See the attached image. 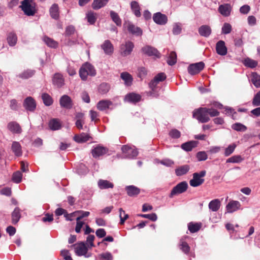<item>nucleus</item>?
<instances>
[{"label": "nucleus", "instance_id": "obj_1", "mask_svg": "<svg viewBox=\"0 0 260 260\" xmlns=\"http://www.w3.org/2000/svg\"><path fill=\"white\" fill-rule=\"evenodd\" d=\"M79 73L81 79L85 81L87 80L88 76H94L96 72L94 67L91 64L86 62L81 66Z\"/></svg>", "mask_w": 260, "mask_h": 260}, {"label": "nucleus", "instance_id": "obj_2", "mask_svg": "<svg viewBox=\"0 0 260 260\" xmlns=\"http://www.w3.org/2000/svg\"><path fill=\"white\" fill-rule=\"evenodd\" d=\"M21 5L20 6L21 10L24 14L27 16H34L37 10L36 9V4L32 1L23 0L21 2Z\"/></svg>", "mask_w": 260, "mask_h": 260}, {"label": "nucleus", "instance_id": "obj_3", "mask_svg": "<svg viewBox=\"0 0 260 260\" xmlns=\"http://www.w3.org/2000/svg\"><path fill=\"white\" fill-rule=\"evenodd\" d=\"M192 116L193 118L202 123H206L210 120L208 112V109L206 107H201L196 109L193 112Z\"/></svg>", "mask_w": 260, "mask_h": 260}, {"label": "nucleus", "instance_id": "obj_4", "mask_svg": "<svg viewBox=\"0 0 260 260\" xmlns=\"http://www.w3.org/2000/svg\"><path fill=\"white\" fill-rule=\"evenodd\" d=\"M206 174L205 170L193 173L192 179L189 181L190 185L192 187H197L202 185L204 182L205 180L203 178L205 176Z\"/></svg>", "mask_w": 260, "mask_h": 260}, {"label": "nucleus", "instance_id": "obj_5", "mask_svg": "<svg viewBox=\"0 0 260 260\" xmlns=\"http://www.w3.org/2000/svg\"><path fill=\"white\" fill-rule=\"evenodd\" d=\"M188 188V184L186 181H182L174 186L172 189L169 197L172 198L174 196L184 192Z\"/></svg>", "mask_w": 260, "mask_h": 260}, {"label": "nucleus", "instance_id": "obj_6", "mask_svg": "<svg viewBox=\"0 0 260 260\" xmlns=\"http://www.w3.org/2000/svg\"><path fill=\"white\" fill-rule=\"evenodd\" d=\"M134 48V44L131 41H126L122 44L120 47V52L122 56H126L129 55Z\"/></svg>", "mask_w": 260, "mask_h": 260}, {"label": "nucleus", "instance_id": "obj_7", "mask_svg": "<svg viewBox=\"0 0 260 260\" xmlns=\"http://www.w3.org/2000/svg\"><path fill=\"white\" fill-rule=\"evenodd\" d=\"M205 67V64L203 62L201 61L196 63H192L190 64L188 67V72L191 75H196L200 73L202 70L204 69Z\"/></svg>", "mask_w": 260, "mask_h": 260}, {"label": "nucleus", "instance_id": "obj_8", "mask_svg": "<svg viewBox=\"0 0 260 260\" xmlns=\"http://www.w3.org/2000/svg\"><path fill=\"white\" fill-rule=\"evenodd\" d=\"M64 78L60 73H55L52 78V82L53 86L56 88H61L64 85Z\"/></svg>", "mask_w": 260, "mask_h": 260}, {"label": "nucleus", "instance_id": "obj_9", "mask_svg": "<svg viewBox=\"0 0 260 260\" xmlns=\"http://www.w3.org/2000/svg\"><path fill=\"white\" fill-rule=\"evenodd\" d=\"M109 149L106 147L98 145L91 150V154L94 158H98L108 153Z\"/></svg>", "mask_w": 260, "mask_h": 260}, {"label": "nucleus", "instance_id": "obj_10", "mask_svg": "<svg viewBox=\"0 0 260 260\" xmlns=\"http://www.w3.org/2000/svg\"><path fill=\"white\" fill-rule=\"evenodd\" d=\"M142 51L144 54L149 56H154L157 58L160 57V54L157 49L149 45L143 47Z\"/></svg>", "mask_w": 260, "mask_h": 260}, {"label": "nucleus", "instance_id": "obj_11", "mask_svg": "<svg viewBox=\"0 0 260 260\" xmlns=\"http://www.w3.org/2000/svg\"><path fill=\"white\" fill-rule=\"evenodd\" d=\"M121 150L124 157L131 158L137 156L138 151L137 150L132 148L127 145H123L121 147Z\"/></svg>", "mask_w": 260, "mask_h": 260}, {"label": "nucleus", "instance_id": "obj_12", "mask_svg": "<svg viewBox=\"0 0 260 260\" xmlns=\"http://www.w3.org/2000/svg\"><path fill=\"white\" fill-rule=\"evenodd\" d=\"M23 106L27 111L34 112L36 108V103L32 97L28 96L24 100Z\"/></svg>", "mask_w": 260, "mask_h": 260}, {"label": "nucleus", "instance_id": "obj_13", "mask_svg": "<svg viewBox=\"0 0 260 260\" xmlns=\"http://www.w3.org/2000/svg\"><path fill=\"white\" fill-rule=\"evenodd\" d=\"M71 247H74L75 253L78 256L84 255L88 251V249L84 242L74 244Z\"/></svg>", "mask_w": 260, "mask_h": 260}, {"label": "nucleus", "instance_id": "obj_14", "mask_svg": "<svg viewBox=\"0 0 260 260\" xmlns=\"http://www.w3.org/2000/svg\"><path fill=\"white\" fill-rule=\"evenodd\" d=\"M59 104L62 108L67 109H71L73 105L71 98L67 95H63L60 98Z\"/></svg>", "mask_w": 260, "mask_h": 260}, {"label": "nucleus", "instance_id": "obj_15", "mask_svg": "<svg viewBox=\"0 0 260 260\" xmlns=\"http://www.w3.org/2000/svg\"><path fill=\"white\" fill-rule=\"evenodd\" d=\"M153 19L156 23L159 25H164L166 24L168 21L167 16L160 12L155 13L153 15Z\"/></svg>", "mask_w": 260, "mask_h": 260}, {"label": "nucleus", "instance_id": "obj_16", "mask_svg": "<svg viewBox=\"0 0 260 260\" xmlns=\"http://www.w3.org/2000/svg\"><path fill=\"white\" fill-rule=\"evenodd\" d=\"M216 51L218 54L221 56L227 54V48L223 41L220 40L217 42L216 44Z\"/></svg>", "mask_w": 260, "mask_h": 260}, {"label": "nucleus", "instance_id": "obj_17", "mask_svg": "<svg viewBox=\"0 0 260 260\" xmlns=\"http://www.w3.org/2000/svg\"><path fill=\"white\" fill-rule=\"evenodd\" d=\"M21 210L18 207H16L11 213V222L13 224H16L21 217Z\"/></svg>", "mask_w": 260, "mask_h": 260}, {"label": "nucleus", "instance_id": "obj_18", "mask_svg": "<svg viewBox=\"0 0 260 260\" xmlns=\"http://www.w3.org/2000/svg\"><path fill=\"white\" fill-rule=\"evenodd\" d=\"M198 31L201 36L208 38L211 34L212 29L210 26L203 25L199 28Z\"/></svg>", "mask_w": 260, "mask_h": 260}, {"label": "nucleus", "instance_id": "obj_19", "mask_svg": "<svg viewBox=\"0 0 260 260\" xmlns=\"http://www.w3.org/2000/svg\"><path fill=\"white\" fill-rule=\"evenodd\" d=\"M101 48L104 50L105 53L107 55H111L114 51L113 46L108 40L104 41V43L101 45Z\"/></svg>", "mask_w": 260, "mask_h": 260}, {"label": "nucleus", "instance_id": "obj_20", "mask_svg": "<svg viewBox=\"0 0 260 260\" xmlns=\"http://www.w3.org/2000/svg\"><path fill=\"white\" fill-rule=\"evenodd\" d=\"M128 31L133 35L140 36L142 35V30L139 27L136 26L134 24L128 22L126 24Z\"/></svg>", "mask_w": 260, "mask_h": 260}, {"label": "nucleus", "instance_id": "obj_21", "mask_svg": "<svg viewBox=\"0 0 260 260\" xmlns=\"http://www.w3.org/2000/svg\"><path fill=\"white\" fill-rule=\"evenodd\" d=\"M231 6L229 4L220 5L218 8L219 12L223 16L227 17L230 15Z\"/></svg>", "mask_w": 260, "mask_h": 260}, {"label": "nucleus", "instance_id": "obj_22", "mask_svg": "<svg viewBox=\"0 0 260 260\" xmlns=\"http://www.w3.org/2000/svg\"><path fill=\"white\" fill-rule=\"evenodd\" d=\"M240 203L238 201H233L230 202L226 205V208L227 212L232 213L236 211L240 208Z\"/></svg>", "mask_w": 260, "mask_h": 260}, {"label": "nucleus", "instance_id": "obj_23", "mask_svg": "<svg viewBox=\"0 0 260 260\" xmlns=\"http://www.w3.org/2000/svg\"><path fill=\"white\" fill-rule=\"evenodd\" d=\"M198 143L199 142L198 141H190L183 143L181 145V147L182 149L186 151H190L193 148L197 146Z\"/></svg>", "mask_w": 260, "mask_h": 260}, {"label": "nucleus", "instance_id": "obj_24", "mask_svg": "<svg viewBox=\"0 0 260 260\" xmlns=\"http://www.w3.org/2000/svg\"><path fill=\"white\" fill-rule=\"evenodd\" d=\"M90 138L89 134L82 133L79 135H75L74 140L77 143H82L88 141Z\"/></svg>", "mask_w": 260, "mask_h": 260}, {"label": "nucleus", "instance_id": "obj_25", "mask_svg": "<svg viewBox=\"0 0 260 260\" xmlns=\"http://www.w3.org/2000/svg\"><path fill=\"white\" fill-rule=\"evenodd\" d=\"M112 105V102L109 100L100 101L96 105L97 108L100 111H104L109 108V107Z\"/></svg>", "mask_w": 260, "mask_h": 260}, {"label": "nucleus", "instance_id": "obj_26", "mask_svg": "<svg viewBox=\"0 0 260 260\" xmlns=\"http://www.w3.org/2000/svg\"><path fill=\"white\" fill-rule=\"evenodd\" d=\"M125 190L127 192V195L129 197L137 196L140 192V189L134 185L126 186Z\"/></svg>", "mask_w": 260, "mask_h": 260}, {"label": "nucleus", "instance_id": "obj_27", "mask_svg": "<svg viewBox=\"0 0 260 260\" xmlns=\"http://www.w3.org/2000/svg\"><path fill=\"white\" fill-rule=\"evenodd\" d=\"M140 95L135 93H130L127 94L125 97V100L128 102L137 103L141 100Z\"/></svg>", "mask_w": 260, "mask_h": 260}, {"label": "nucleus", "instance_id": "obj_28", "mask_svg": "<svg viewBox=\"0 0 260 260\" xmlns=\"http://www.w3.org/2000/svg\"><path fill=\"white\" fill-rule=\"evenodd\" d=\"M49 12L50 16L52 18L55 20H57L59 18V8L57 4H54L52 5L50 8Z\"/></svg>", "mask_w": 260, "mask_h": 260}, {"label": "nucleus", "instance_id": "obj_29", "mask_svg": "<svg viewBox=\"0 0 260 260\" xmlns=\"http://www.w3.org/2000/svg\"><path fill=\"white\" fill-rule=\"evenodd\" d=\"M8 129L14 133L20 134L22 130L19 124L16 122H11L8 124Z\"/></svg>", "mask_w": 260, "mask_h": 260}, {"label": "nucleus", "instance_id": "obj_30", "mask_svg": "<svg viewBox=\"0 0 260 260\" xmlns=\"http://www.w3.org/2000/svg\"><path fill=\"white\" fill-rule=\"evenodd\" d=\"M98 186L101 189L113 188L114 184L109 181L100 179L98 181Z\"/></svg>", "mask_w": 260, "mask_h": 260}, {"label": "nucleus", "instance_id": "obj_31", "mask_svg": "<svg viewBox=\"0 0 260 260\" xmlns=\"http://www.w3.org/2000/svg\"><path fill=\"white\" fill-rule=\"evenodd\" d=\"M121 78L124 81V84L126 86H131L133 82V77L132 75L127 72H122L120 74Z\"/></svg>", "mask_w": 260, "mask_h": 260}, {"label": "nucleus", "instance_id": "obj_32", "mask_svg": "<svg viewBox=\"0 0 260 260\" xmlns=\"http://www.w3.org/2000/svg\"><path fill=\"white\" fill-rule=\"evenodd\" d=\"M221 206V203L219 199L212 200L209 203V208L213 212L217 211Z\"/></svg>", "mask_w": 260, "mask_h": 260}, {"label": "nucleus", "instance_id": "obj_33", "mask_svg": "<svg viewBox=\"0 0 260 260\" xmlns=\"http://www.w3.org/2000/svg\"><path fill=\"white\" fill-rule=\"evenodd\" d=\"M11 149L16 156H20L22 155L21 146L19 142H13L12 144Z\"/></svg>", "mask_w": 260, "mask_h": 260}, {"label": "nucleus", "instance_id": "obj_34", "mask_svg": "<svg viewBox=\"0 0 260 260\" xmlns=\"http://www.w3.org/2000/svg\"><path fill=\"white\" fill-rule=\"evenodd\" d=\"M190 167L187 165H183L179 167L175 170L176 175L180 176L186 174L189 170Z\"/></svg>", "mask_w": 260, "mask_h": 260}, {"label": "nucleus", "instance_id": "obj_35", "mask_svg": "<svg viewBox=\"0 0 260 260\" xmlns=\"http://www.w3.org/2000/svg\"><path fill=\"white\" fill-rule=\"evenodd\" d=\"M108 1L109 0H93L92 8L94 10H99L106 6Z\"/></svg>", "mask_w": 260, "mask_h": 260}, {"label": "nucleus", "instance_id": "obj_36", "mask_svg": "<svg viewBox=\"0 0 260 260\" xmlns=\"http://www.w3.org/2000/svg\"><path fill=\"white\" fill-rule=\"evenodd\" d=\"M7 40L10 46H15L17 41V37L16 34L14 32H9L8 35Z\"/></svg>", "mask_w": 260, "mask_h": 260}, {"label": "nucleus", "instance_id": "obj_37", "mask_svg": "<svg viewBox=\"0 0 260 260\" xmlns=\"http://www.w3.org/2000/svg\"><path fill=\"white\" fill-rule=\"evenodd\" d=\"M43 40L45 44L49 47L56 48L58 47V43L53 39L47 36H45Z\"/></svg>", "mask_w": 260, "mask_h": 260}, {"label": "nucleus", "instance_id": "obj_38", "mask_svg": "<svg viewBox=\"0 0 260 260\" xmlns=\"http://www.w3.org/2000/svg\"><path fill=\"white\" fill-rule=\"evenodd\" d=\"M50 128L53 131L58 130L61 127V124L58 119L53 118L49 123Z\"/></svg>", "mask_w": 260, "mask_h": 260}, {"label": "nucleus", "instance_id": "obj_39", "mask_svg": "<svg viewBox=\"0 0 260 260\" xmlns=\"http://www.w3.org/2000/svg\"><path fill=\"white\" fill-rule=\"evenodd\" d=\"M131 9L134 14L138 17L141 16L140 8L138 3L136 1H133L131 3Z\"/></svg>", "mask_w": 260, "mask_h": 260}, {"label": "nucleus", "instance_id": "obj_40", "mask_svg": "<svg viewBox=\"0 0 260 260\" xmlns=\"http://www.w3.org/2000/svg\"><path fill=\"white\" fill-rule=\"evenodd\" d=\"M42 99L43 101V103L46 106H51L53 102V99L51 96L47 93H43L42 94Z\"/></svg>", "mask_w": 260, "mask_h": 260}, {"label": "nucleus", "instance_id": "obj_41", "mask_svg": "<svg viewBox=\"0 0 260 260\" xmlns=\"http://www.w3.org/2000/svg\"><path fill=\"white\" fill-rule=\"evenodd\" d=\"M201 228V223L189 222L188 224V230L191 233H194L199 231Z\"/></svg>", "mask_w": 260, "mask_h": 260}, {"label": "nucleus", "instance_id": "obj_42", "mask_svg": "<svg viewBox=\"0 0 260 260\" xmlns=\"http://www.w3.org/2000/svg\"><path fill=\"white\" fill-rule=\"evenodd\" d=\"M251 82L256 88L260 87V75L256 72L251 74Z\"/></svg>", "mask_w": 260, "mask_h": 260}, {"label": "nucleus", "instance_id": "obj_43", "mask_svg": "<svg viewBox=\"0 0 260 260\" xmlns=\"http://www.w3.org/2000/svg\"><path fill=\"white\" fill-rule=\"evenodd\" d=\"M243 64L245 67L250 68H254L257 66L258 62L257 61L250 58H246L244 59Z\"/></svg>", "mask_w": 260, "mask_h": 260}, {"label": "nucleus", "instance_id": "obj_44", "mask_svg": "<svg viewBox=\"0 0 260 260\" xmlns=\"http://www.w3.org/2000/svg\"><path fill=\"white\" fill-rule=\"evenodd\" d=\"M159 82L153 78V80L149 84V87L151 88L150 91L151 94H153L154 96H157L158 94L156 93L157 85Z\"/></svg>", "mask_w": 260, "mask_h": 260}, {"label": "nucleus", "instance_id": "obj_45", "mask_svg": "<svg viewBox=\"0 0 260 260\" xmlns=\"http://www.w3.org/2000/svg\"><path fill=\"white\" fill-rule=\"evenodd\" d=\"M96 14L93 11H89L86 14L88 22L90 24H93L96 20Z\"/></svg>", "mask_w": 260, "mask_h": 260}, {"label": "nucleus", "instance_id": "obj_46", "mask_svg": "<svg viewBox=\"0 0 260 260\" xmlns=\"http://www.w3.org/2000/svg\"><path fill=\"white\" fill-rule=\"evenodd\" d=\"M179 247L184 253L188 254L189 252L190 249L189 246L186 242L182 239L180 241Z\"/></svg>", "mask_w": 260, "mask_h": 260}, {"label": "nucleus", "instance_id": "obj_47", "mask_svg": "<svg viewBox=\"0 0 260 260\" xmlns=\"http://www.w3.org/2000/svg\"><path fill=\"white\" fill-rule=\"evenodd\" d=\"M110 16L112 20L116 24L117 26L121 25V20L118 14L113 11L110 12Z\"/></svg>", "mask_w": 260, "mask_h": 260}, {"label": "nucleus", "instance_id": "obj_48", "mask_svg": "<svg viewBox=\"0 0 260 260\" xmlns=\"http://www.w3.org/2000/svg\"><path fill=\"white\" fill-rule=\"evenodd\" d=\"M176 62H177L176 53L174 51H172L170 53L169 58L167 60V63L170 66H173L176 63Z\"/></svg>", "mask_w": 260, "mask_h": 260}, {"label": "nucleus", "instance_id": "obj_49", "mask_svg": "<svg viewBox=\"0 0 260 260\" xmlns=\"http://www.w3.org/2000/svg\"><path fill=\"white\" fill-rule=\"evenodd\" d=\"M110 88V85L105 83H103L100 84L99 87V91L102 94L107 93Z\"/></svg>", "mask_w": 260, "mask_h": 260}, {"label": "nucleus", "instance_id": "obj_50", "mask_svg": "<svg viewBox=\"0 0 260 260\" xmlns=\"http://www.w3.org/2000/svg\"><path fill=\"white\" fill-rule=\"evenodd\" d=\"M232 128L238 132H245L247 129V127L240 123H236L232 125Z\"/></svg>", "mask_w": 260, "mask_h": 260}, {"label": "nucleus", "instance_id": "obj_51", "mask_svg": "<svg viewBox=\"0 0 260 260\" xmlns=\"http://www.w3.org/2000/svg\"><path fill=\"white\" fill-rule=\"evenodd\" d=\"M119 217L120 218V224H123L125 221L128 218L129 216L126 214L125 211L122 209L120 208L119 210Z\"/></svg>", "mask_w": 260, "mask_h": 260}, {"label": "nucleus", "instance_id": "obj_52", "mask_svg": "<svg viewBox=\"0 0 260 260\" xmlns=\"http://www.w3.org/2000/svg\"><path fill=\"white\" fill-rule=\"evenodd\" d=\"M243 159L240 155H234L229 158L226 162L227 163H238L242 161Z\"/></svg>", "mask_w": 260, "mask_h": 260}, {"label": "nucleus", "instance_id": "obj_53", "mask_svg": "<svg viewBox=\"0 0 260 260\" xmlns=\"http://www.w3.org/2000/svg\"><path fill=\"white\" fill-rule=\"evenodd\" d=\"M22 175L20 171L15 172L12 177L13 181L16 183H19L21 181Z\"/></svg>", "mask_w": 260, "mask_h": 260}, {"label": "nucleus", "instance_id": "obj_54", "mask_svg": "<svg viewBox=\"0 0 260 260\" xmlns=\"http://www.w3.org/2000/svg\"><path fill=\"white\" fill-rule=\"evenodd\" d=\"M236 147V145L234 143L230 145L225 149L224 151V155L228 156L230 155L235 150Z\"/></svg>", "mask_w": 260, "mask_h": 260}, {"label": "nucleus", "instance_id": "obj_55", "mask_svg": "<svg viewBox=\"0 0 260 260\" xmlns=\"http://www.w3.org/2000/svg\"><path fill=\"white\" fill-rule=\"evenodd\" d=\"M169 136L173 139H178L181 136V133L177 129H172L169 132Z\"/></svg>", "mask_w": 260, "mask_h": 260}, {"label": "nucleus", "instance_id": "obj_56", "mask_svg": "<svg viewBox=\"0 0 260 260\" xmlns=\"http://www.w3.org/2000/svg\"><path fill=\"white\" fill-rule=\"evenodd\" d=\"M252 103L253 106H260V90L254 95Z\"/></svg>", "mask_w": 260, "mask_h": 260}, {"label": "nucleus", "instance_id": "obj_57", "mask_svg": "<svg viewBox=\"0 0 260 260\" xmlns=\"http://www.w3.org/2000/svg\"><path fill=\"white\" fill-rule=\"evenodd\" d=\"M139 216L143 218L149 219L152 221H155L157 219V215L154 213L148 214H140Z\"/></svg>", "mask_w": 260, "mask_h": 260}, {"label": "nucleus", "instance_id": "obj_58", "mask_svg": "<svg viewBox=\"0 0 260 260\" xmlns=\"http://www.w3.org/2000/svg\"><path fill=\"white\" fill-rule=\"evenodd\" d=\"M232 31V26L230 23H224L222 27V32L223 34H230Z\"/></svg>", "mask_w": 260, "mask_h": 260}, {"label": "nucleus", "instance_id": "obj_59", "mask_svg": "<svg viewBox=\"0 0 260 260\" xmlns=\"http://www.w3.org/2000/svg\"><path fill=\"white\" fill-rule=\"evenodd\" d=\"M208 109V112L209 114V116H210L211 117L218 116L220 112L216 109L212 108H207Z\"/></svg>", "mask_w": 260, "mask_h": 260}, {"label": "nucleus", "instance_id": "obj_60", "mask_svg": "<svg viewBox=\"0 0 260 260\" xmlns=\"http://www.w3.org/2000/svg\"><path fill=\"white\" fill-rule=\"evenodd\" d=\"M75 32V28L73 25H69L66 28L65 36H70L73 35Z\"/></svg>", "mask_w": 260, "mask_h": 260}, {"label": "nucleus", "instance_id": "obj_61", "mask_svg": "<svg viewBox=\"0 0 260 260\" xmlns=\"http://www.w3.org/2000/svg\"><path fill=\"white\" fill-rule=\"evenodd\" d=\"M197 157L199 161H203L207 159V155L205 151H200L197 153Z\"/></svg>", "mask_w": 260, "mask_h": 260}, {"label": "nucleus", "instance_id": "obj_62", "mask_svg": "<svg viewBox=\"0 0 260 260\" xmlns=\"http://www.w3.org/2000/svg\"><path fill=\"white\" fill-rule=\"evenodd\" d=\"M0 193L2 195L10 197L12 194L11 189L10 187H4L0 189Z\"/></svg>", "mask_w": 260, "mask_h": 260}, {"label": "nucleus", "instance_id": "obj_63", "mask_svg": "<svg viewBox=\"0 0 260 260\" xmlns=\"http://www.w3.org/2000/svg\"><path fill=\"white\" fill-rule=\"evenodd\" d=\"M138 76L142 78L146 76L147 74V70L144 67H140L138 69Z\"/></svg>", "mask_w": 260, "mask_h": 260}, {"label": "nucleus", "instance_id": "obj_64", "mask_svg": "<svg viewBox=\"0 0 260 260\" xmlns=\"http://www.w3.org/2000/svg\"><path fill=\"white\" fill-rule=\"evenodd\" d=\"M154 78L159 82L164 81L166 79V75L164 73H160L156 75Z\"/></svg>", "mask_w": 260, "mask_h": 260}]
</instances>
